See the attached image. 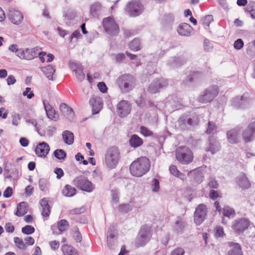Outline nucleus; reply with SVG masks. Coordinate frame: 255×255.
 <instances>
[{
  "instance_id": "obj_52",
  "label": "nucleus",
  "mask_w": 255,
  "mask_h": 255,
  "mask_svg": "<svg viewBox=\"0 0 255 255\" xmlns=\"http://www.w3.org/2000/svg\"><path fill=\"white\" fill-rule=\"evenodd\" d=\"M216 125L213 123L209 122L206 132L209 134H214L216 132Z\"/></svg>"
},
{
  "instance_id": "obj_21",
  "label": "nucleus",
  "mask_w": 255,
  "mask_h": 255,
  "mask_svg": "<svg viewBox=\"0 0 255 255\" xmlns=\"http://www.w3.org/2000/svg\"><path fill=\"white\" fill-rule=\"evenodd\" d=\"M49 151L50 147L49 145L44 141L39 143L35 149V154L41 157H45Z\"/></svg>"
},
{
  "instance_id": "obj_42",
  "label": "nucleus",
  "mask_w": 255,
  "mask_h": 255,
  "mask_svg": "<svg viewBox=\"0 0 255 255\" xmlns=\"http://www.w3.org/2000/svg\"><path fill=\"white\" fill-rule=\"evenodd\" d=\"M183 63V62L181 61V59L180 57H172L170 60H169L168 64L171 66L172 67H176Z\"/></svg>"
},
{
  "instance_id": "obj_45",
  "label": "nucleus",
  "mask_w": 255,
  "mask_h": 255,
  "mask_svg": "<svg viewBox=\"0 0 255 255\" xmlns=\"http://www.w3.org/2000/svg\"><path fill=\"white\" fill-rule=\"evenodd\" d=\"M140 41L138 38L134 39L129 44V48L133 51H138L140 49Z\"/></svg>"
},
{
  "instance_id": "obj_43",
  "label": "nucleus",
  "mask_w": 255,
  "mask_h": 255,
  "mask_svg": "<svg viewBox=\"0 0 255 255\" xmlns=\"http://www.w3.org/2000/svg\"><path fill=\"white\" fill-rule=\"evenodd\" d=\"M169 171L173 175L181 179H183L184 175L182 174V173L179 171L176 166L174 165H171L169 167Z\"/></svg>"
},
{
  "instance_id": "obj_47",
  "label": "nucleus",
  "mask_w": 255,
  "mask_h": 255,
  "mask_svg": "<svg viewBox=\"0 0 255 255\" xmlns=\"http://www.w3.org/2000/svg\"><path fill=\"white\" fill-rule=\"evenodd\" d=\"M119 211L122 213H127L132 209L131 205L129 204H123L119 206Z\"/></svg>"
},
{
  "instance_id": "obj_34",
  "label": "nucleus",
  "mask_w": 255,
  "mask_h": 255,
  "mask_svg": "<svg viewBox=\"0 0 255 255\" xmlns=\"http://www.w3.org/2000/svg\"><path fill=\"white\" fill-rule=\"evenodd\" d=\"M62 137L64 142L67 144L71 145L74 142V134L70 131H64L62 133Z\"/></svg>"
},
{
  "instance_id": "obj_28",
  "label": "nucleus",
  "mask_w": 255,
  "mask_h": 255,
  "mask_svg": "<svg viewBox=\"0 0 255 255\" xmlns=\"http://www.w3.org/2000/svg\"><path fill=\"white\" fill-rule=\"evenodd\" d=\"M192 30L191 26L187 23H184L179 25L177 29L178 33L182 36H188Z\"/></svg>"
},
{
  "instance_id": "obj_62",
  "label": "nucleus",
  "mask_w": 255,
  "mask_h": 255,
  "mask_svg": "<svg viewBox=\"0 0 255 255\" xmlns=\"http://www.w3.org/2000/svg\"><path fill=\"white\" fill-rule=\"evenodd\" d=\"M224 235L223 228L221 226H217L216 228L215 236L216 237H221Z\"/></svg>"
},
{
  "instance_id": "obj_63",
  "label": "nucleus",
  "mask_w": 255,
  "mask_h": 255,
  "mask_svg": "<svg viewBox=\"0 0 255 255\" xmlns=\"http://www.w3.org/2000/svg\"><path fill=\"white\" fill-rule=\"evenodd\" d=\"M12 194V189L10 187H8L4 191L3 196L5 198H9Z\"/></svg>"
},
{
  "instance_id": "obj_18",
  "label": "nucleus",
  "mask_w": 255,
  "mask_h": 255,
  "mask_svg": "<svg viewBox=\"0 0 255 255\" xmlns=\"http://www.w3.org/2000/svg\"><path fill=\"white\" fill-rule=\"evenodd\" d=\"M117 109L119 116L125 117L130 113L131 105L128 101L123 100L118 104Z\"/></svg>"
},
{
  "instance_id": "obj_64",
  "label": "nucleus",
  "mask_w": 255,
  "mask_h": 255,
  "mask_svg": "<svg viewBox=\"0 0 255 255\" xmlns=\"http://www.w3.org/2000/svg\"><path fill=\"white\" fill-rule=\"evenodd\" d=\"M98 88H99V90L101 92H102L103 93H105L107 92V87L106 84H105V83H104V82H100L98 84Z\"/></svg>"
},
{
  "instance_id": "obj_25",
  "label": "nucleus",
  "mask_w": 255,
  "mask_h": 255,
  "mask_svg": "<svg viewBox=\"0 0 255 255\" xmlns=\"http://www.w3.org/2000/svg\"><path fill=\"white\" fill-rule=\"evenodd\" d=\"M240 129L235 128L227 132L228 141L231 143H236L238 142Z\"/></svg>"
},
{
  "instance_id": "obj_16",
  "label": "nucleus",
  "mask_w": 255,
  "mask_h": 255,
  "mask_svg": "<svg viewBox=\"0 0 255 255\" xmlns=\"http://www.w3.org/2000/svg\"><path fill=\"white\" fill-rule=\"evenodd\" d=\"M255 122H252L248 126L247 128L244 130L242 136L246 142L252 141L255 138Z\"/></svg>"
},
{
  "instance_id": "obj_9",
  "label": "nucleus",
  "mask_w": 255,
  "mask_h": 255,
  "mask_svg": "<svg viewBox=\"0 0 255 255\" xmlns=\"http://www.w3.org/2000/svg\"><path fill=\"white\" fill-rule=\"evenodd\" d=\"M198 123V118L196 116L190 117L187 115L181 116L177 123L181 130L186 129L189 126H194Z\"/></svg>"
},
{
  "instance_id": "obj_58",
  "label": "nucleus",
  "mask_w": 255,
  "mask_h": 255,
  "mask_svg": "<svg viewBox=\"0 0 255 255\" xmlns=\"http://www.w3.org/2000/svg\"><path fill=\"white\" fill-rule=\"evenodd\" d=\"M22 95L24 96H26L29 99H31L34 96L33 92L31 91V88L29 87H27L25 89V90L23 92Z\"/></svg>"
},
{
  "instance_id": "obj_55",
  "label": "nucleus",
  "mask_w": 255,
  "mask_h": 255,
  "mask_svg": "<svg viewBox=\"0 0 255 255\" xmlns=\"http://www.w3.org/2000/svg\"><path fill=\"white\" fill-rule=\"evenodd\" d=\"M140 131L141 133L144 136H149L153 134V132L152 131L149 130L146 127L143 126H141L140 128Z\"/></svg>"
},
{
  "instance_id": "obj_56",
  "label": "nucleus",
  "mask_w": 255,
  "mask_h": 255,
  "mask_svg": "<svg viewBox=\"0 0 255 255\" xmlns=\"http://www.w3.org/2000/svg\"><path fill=\"white\" fill-rule=\"evenodd\" d=\"M85 208L84 207L80 208H76L69 211V214L71 215H77L83 213L85 212Z\"/></svg>"
},
{
  "instance_id": "obj_53",
  "label": "nucleus",
  "mask_w": 255,
  "mask_h": 255,
  "mask_svg": "<svg viewBox=\"0 0 255 255\" xmlns=\"http://www.w3.org/2000/svg\"><path fill=\"white\" fill-rule=\"evenodd\" d=\"M14 242L16 246L20 249H25L26 245L23 243V241L18 237H15L14 238Z\"/></svg>"
},
{
  "instance_id": "obj_38",
  "label": "nucleus",
  "mask_w": 255,
  "mask_h": 255,
  "mask_svg": "<svg viewBox=\"0 0 255 255\" xmlns=\"http://www.w3.org/2000/svg\"><path fill=\"white\" fill-rule=\"evenodd\" d=\"M61 250L64 255H77L76 250L70 245H64L62 246Z\"/></svg>"
},
{
  "instance_id": "obj_19",
  "label": "nucleus",
  "mask_w": 255,
  "mask_h": 255,
  "mask_svg": "<svg viewBox=\"0 0 255 255\" xmlns=\"http://www.w3.org/2000/svg\"><path fill=\"white\" fill-rule=\"evenodd\" d=\"M248 94H244L241 97H237L233 100L232 105L236 108H244L249 103Z\"/></svg>"
},
{
  "instance_id": "obj_6",
  "label": "nucleus",
  "mask_w": 255,
  "mask_h": 255,
  "mask_svg": "<svg viewBox=\"0 0 255 255\" xmlns=\"http://www.w3.org/2000/svg\"><path fill=\"white\" fill-rule=\"evenodd\" d=\"M151 237L150 229L146 226H142L135 240V246L137 247L143 246L149 241Z\"/></svg>"
},
{
  "instance_id": "obj_33",
  "label": "nucleus",
  "mask_w": 255,
  "mask_h": 255,
  "mask_svg": "<svg viewBox=\"0 0 255 255\" xmlns=\"http://www.w3.org/2000/svg\"><path fill=\"white\" fill-rule=\"evenodd\" d=\"M41 70L49 80H53V75L55 72V69L52 65H48L42 67Z\"/></svg>"
},
{
  "instance_id": "obj_13",
  "label": "nucleus",
  "mask_w": 255,
  "mask_h": 255,
  "mask_svg": "<svg viewBox=\"0 0 255 255\" xmlns=\"http://www.w3.org/2000/svg\"><path fill=\"white\" fill-rule=\"evenodd\" d=\"M167 85L168 82L166 79L163 78L156 79L150 84L147 91L150 93L155 94L160 89L166 87Z\"/></svg>"
},
{
  "instance_id": "obj_29",
  "label": "nucleus",
  "mask_w": 255,
  "mask_h": 255,
  "mask_svg": "<svg viewBox=\"0 0 255 255\" xmlns=\"http://www.w3.org/2000/svg\"><path fill=\"white\" fill-rule=\"evenodd\" d=\"M40 204L42 208V215L44 217H48L50 215L51 210L48 201L44 198L40 200Z\"/></svg>"
},
{
  "instance_id": "obj_10",
  "label": "nucleus",
  "mask_w": 255,
  "mask_h": 255,
  "mask_svg": "<svg viewBox=\"0 0 255 255\" xmlns=\"http://www.w3.org/2000/svg\"><path fill=\"white\" fill-rule=\"evenodd\" d=\"M250 225V223L248 219L241 218L233 222L232 228L236 233L240 234L247 229Z\"/></svg>"
},
{
  "instance_id": "obj_30",
  "label": "nucleus",
  "mask_w": 255,
  "mask_h": 255,
  "mask_svg": "<svg viewBox=\"0 0 255 255\" xmlns=\"http://www.w3.org/2000/svg\"><path fill=\"white\" fill-rule=\"evenodd\" d=\"M129 143L131 147L136 148L143 144V140L136 134H133L129 139Z\"/></svg>"
},
{
  "instance_id": "obj_31",
  "label": "nucleus",
  "mask_w": 255,
  "mask_h": 255,
  "mask_svg": "<svg viewBox=\"0 0 255 255\" xmlns=\"http://www.w3.org/2000/svg\"><path fill=\"white\" fill-rule=\"evenodd\" d=\"M230 244L232 248L229 251L228 255H243L240 244L233 242Z\"/></svg>"
},
{
  "instance_id": "obj_50",
  "label": "nucleus",
  "mask_w": 255,
  "mask_h": 255,
  "mask_svg": "<svg viewBox=\"0 0 255 255\" xmlns=\"http://www.w3.org/2000/svg\"><path fill=\"white\" fill-rule=\"evenodd\" d=\"M111 195L112 202L117 204L119 201V192L117 189H113L111 190Z\"/></svg>"
},
{
  "instance_id": "obj_7",
  "label": "nucleus",
  "mask_w": 255,
  "mask_h": 255,
  "mask_svg": "<svg viewBox=\"0 0 255 255\" xmlns=\"http://www.w3.org/2000/svg\"><path fill=\"white\" fill-rule=\"evenodd\" d=\"M144 9L143 4L138 0H132L127 5L126 10L131 16H137L142 13Z\"/></svg>"
},
{
  "instance_id": "obj_15",
  "label": "nucleus",
  "mask_w": 255,
  "mask_h": 255,
  "mask_svg": "<svg viewBox=\"0 0 255 255\" xmlns=\"http://www.w3.org/2000/svg\"><path fill=\"white\" fill-rule=\"evenodd\" d=\"M89 104L92 108L93 114H98L103 108V101L99 96H92L90 99Z\"/></svg>"
},
{
  "instance_id": "obj_2",
  "label": "nucleus",
  "mask_w": 255,
  "mask_h": 255,
  "mask_svg": "<svg viewBox=\"0 0 255 255\" xmlns=\"http://www.w3.org/2000/svg\"><path fill=\"white\" fill-rule=\"evenodd\" d=\"M121 158L120 151L118 147L113 146L108 148L105 153L104 164L110 169H115Z\"/></svg>"
},
{
  "instance_id": "obj_32",
  "label": "nucleus",
  "mask_w": 255,
  "mask_h": 255,
  "mask_svg": "<svg viewBox=\"0 0 255 255\" xmlns=\"http://www.w3.org/2000/svg\"><path fill=\"white\" fill-rule=\"evenodd\" d=\"M185 226V223L183 220L178 217L176 219L173 225V228L177 233H181L183 232Z\"/></svg>"
},
{
  "instance_id": "obj_51",
  "label": "nucleus",
  "mask_w": 255,
  "mask_h": 255,
  "mask_svg": "<svg viewBox=\"0 0 255 255\" xmlns=\"http://www.w3.org/2000/svg\"><path fill=\"white\" fill-rule=\"evenodd\" d=\"M21 231L24 234L30 235L34 232L35 229L30 225H26L22 228Z\"/></svg>"
},
{
  "instance_id": "obj_1",
  "label": "nucleus",
  "mask_w": 255,
  "mask_h": 255,
  "mask_svg": "<svg viewBox=\"0 0 255 255\" xmlns=\"http://www.w3.org/2000/svg\"><path fill=\"white\" fill-rule=\"evenodd\" d=\"M150 162L145 156H141L133 161L130 165V172L134 176L141 177L150 169Z\"/></svg>"
},
{
  "instance_id": "obj_46",
  "label": "nucleus",
  "mask_w": 255,
  "mask_h": 255,
  "mask_svg": "<svg viewBox=\"0 0 255 255\" xmlns=\"http://www.w3.org/2000/svg\"><path fill=\"white\" fill-rule=\"evenodd\" d=\"M53 154L54 156L59 160H64L66 157V153L61 149L55 150Z\"/></svg>"
},
{
  "instance_id": "obj_20",
  "label": "nucleus",
  "mask_w": 255,
  "mask_h": 255,
  "mask_svg": "<svg viewBox=\"0 0 255 255\" xmlns=\"http://www.w3.org/2000/svg\"><path fill=\"white\" fill-rule=\"evenodd\" d=\"M4 171L6 174V178L17 179L18 171L14 165L11 163H6L4 167Z\"/></svg>"
},
{
  "instance_id": "obj_27",
  "label": "nucleus",
  "mask_w": 255,
  "mask_h": 255,
  "mask_svg": "<svg viewBox=\"0 0 255 255\" xmlns=\"http://www.w3.org/2000/svg\"><path fill=\"white\" fill-rule=\"evenodd\" d=\"M102 10V4L98 2L92 4L90 7L91 15L94 17L99 16Z\"/></svg>"
},
{
  "instance_id": "obj_22",
  "label": "nucleus",
  "mask_w": 255,
  "mask_h": 255,
  "mask_svg": "<svg viewBox=\"0 0 255 255\" xmlns=\"http://www.w3.org/2000/svg\"><path fill=\"white\" fill-rule=\"evenodd\" d=\"M70 67L75 72L76 78L79 81H82L85 79V74L83 73V67L80 63L71 62Z\"/></svg>"
},
{
  "instance_id": "obj_61",
  "label": "nucleus",
  "mask_w": 255,
  "mask_h": 255,
  "mask_svg": "<svg viewBox=\"0 0 255 255\" xmlns=\"http://www.w3.org/2000/svg\"><path fill=\"white\" fill-rule=\"evenodd\" d=\"M54 172L56 174V178L57 179H60L64 174L63 170L61 168L58 167L54 169Z\"/></svg>"
},
{
  "instance_id": "obj_60",
  "label": "nucleus",
  "mask_w": 255,
  "mask_h": 255,
  "mask_svg": "<svg viewBox=\"0 0 255 255\" xmlns=\"http://www.w3.org/2000/svg\"><path fill=\"white\" fill-rule=\"evenodd\" d=\"M184 254V251L183 249L181 248H177L173 250L170 255H183Z\"/></svg>"
},
{
  "instance_id": "obj_41",
  "label": "nucleus",
  "mask_w": 255,
  "mask_h": 255,
  "mask_svg": "<svg viewBox=\"0 0 255 255\" xmlns=\"http://www.w3.org/2000/svg\"><path fill=\"white\" fill-rule=\"evenodd\" d=\"M222 214L224 216L231 218L235 216V211L233 208L226 206L223 209Z\"/></svg>"
},
{
  "instance_id": "obj_11",
  "label": "nucleus",
  "mask_w": 255,
  "mask_h": 255,
  "mask_svg": "<svg viewBox=\"0 0 255 255\" xmlns=\"http://www.w3.org/2000/svg\"><path fill=\"white\" fill-rule=\"evenodd\" d=\"M218 94V89L216 87H209L204 92L203 95L198 97V101L203 103L210 102L217 96Z\"/></svg>"
},
{
  "instance_id": "obj_3",
  "label": "nucleus",
  "mask_w": 255,
  "mask_h": 255,
  "mask_svg": "<svg viewBox=\"0 0 255 255\" xmlns=\"http://www.w3.org/2000/svg\"><path fill=\"white\" fill-rule=\"evenodd\" d=\"M175 155L176 159L183 164H188L193 159L192 151L186 146H181L177 148Z\"/></svg>"
},
{
  "instance_id": "obj_8",
  "label": "nucleus",
  "mask_w": 255,
  "mask_h": 255,
  "mask_svg": "<svg viewBox=\"0 0 255 255\" xmlns=\"http://www.w3.org/2000/svg\"><path fill=\"white\" fill-rule=\"evenodd\" d=\"M73 183L78 188L86 192H91L94 189L93 183L83 176L75 177Z\"/></svg>"
},
{
  "instance_id": "obj_35",
  "label": "nucleus",
  "mask_w": 255,
  "mask_h": 255,
  "mask_svg": "<svg viewBox=\"0 0 255 255\" xmlns=\"http://www.w3.org/2000/svg\"><path fill=\"white\" fill-rule=\"evenodd\" d=\"M76 190L70 185H66L62 189V193L63 196L71 197L75 195Z\"/></svg>"
},
{
  "instance_id": "obj_59",
  "label": "nucleus",
  "mask_w": 255,
  "mask_h": 255,
  "mask_svg": "<svg viewBox=\"0 0 255 255\" xmlns=\"http://www.w3.org/2000/svg\"><path fill=\"white\" fill-rule=\"evenodd\" d=\"M244 46V42L242 39H238L234 43V47L236 49L240 50Z\"/></svg>"
},
{
  "instance_id": "obj_40",
  "label": "nucleus",
  "mask_w": 255,
  "mask_h": 255,
  "mask_svg": "<svg viewBox=\"0 0 255 255\" xmlns=\"http://www.w3.org/2000/svg\"><path fill=\"white\" fill-rule=\"evenodd\" d=\"M59 109L64 116L73 115V110L65 103H61L59 106Z\"/></svg>"
},
{
  "instance_id": "obj_36",
  "label": "nucleus",
  "mask_w": 255,
  "mask_h": 255,
  "mask_svg": "<svg viewBox=\"0 0 255 255\" xmlns=\"http://www.w3.org/2000/svg\"><path fill=\"white\" fill-rule=\"evenodd\" d=\"M27 203L25 202H22L18 204L15 215L18 217H21L26 214L27 211Z\"/></svg>"
},
{
  "instance_id": "obj_5",
  "label": "nucleus",
  "mask_w": 255,
  "mask_h": 255,
  "mask_svg": "<svg viewBox=\"0 0 255 255\" xmlns=\"http://www.w3.org/2000/svg\"><path fill=\"white\" fill-rule=\"evenodd\" d=\"M105 32L109 35L115 36L119 32V26L113 16L105 17L102 21Z\"/></svg>"
},
{
  "instance_id": "obj_48",
  "label": "nucleus",
  "mask_w": 255,
  "mask_h": 255,
  "mask_svg": "<svg viewBox=\"0 0 255 255\" xmlns=\"http://www.w3.org/2000/svg\"><path fill=\"white\" fill-rule=\"evenodd\" d=\"M73 236L74 240L77 242H81L82 241V236L81 233L79 231V229L77 227H75L73 228Z\"/></svg>"
},
{
  "instance_id": "obj_54",
  "label": "nucleus",
  "mask_w": 255,
  "mask_h": 255,
  "mask_svg": "<svg viewBox=\"0 0 255 255\" xmlns=\"http://www.w3.org/2000/svg\"><path fill=\"white\" fill-rule=\"evenodd\" d=\"M39 186L42 191H45L48 186L47 181L44 178L40 179L39 181Z\"/></svg>"
},
{
  "instance_id": "obj_23",
  "label": "nucleus",
  "mask_w": 255,
  "mask_h": 255,
  "mask_svg": "<svg viewBox=\"0 0 255 255\" xmlns=\"http://www.w3.org/2000/svg\"><path fill=\"white\" fill-rule=\"evenodd\" d=\"M43 103L47 118L51 120L57 121L59 118L58 114L53 107L46 100H43Z\"/></svg>"
},
{
  "instance_id": "obj_12",
  "label": "nucleus",
  "mask_w": 255,
  "mask_h": 255,
  "mask_svg": "<svg viewBox=\"0 0 255 255\" xmlns=\"http://www.w3.org/2000/svg\"><path fill=\"white\" fill-rule=\"evenodd\" d=\"M207 213L206 206L203 204H199L194 212V220L197 225H200L204 221Z\"/></svg>"
},
{
  "instance_id": "obj_4",
  "label": "nucleus",
  "mask_w": 255,
  "mask_h": 255,
  "mask_svg": "<svg viewBox=\"0 0 255 255\" xmlns=\"http://www.w3.org/2000/svg\"><path fill=\"white\" fill-rule=\"evenodd\" d=\"M119 87L123 93L132 90L134 87L135 80L130 74H125L120 77L118 80Z\"/></svg>"
},
{
  "instance_id": "obj_17",
  "label": "nucleus",
  "mask_w": 255,
  "mask_h": 255,
  "mask_svg": "<svg viewBox=\"0 0 255 255\" xmlns=\"http://www.w3.org/2000/svg\"><path fill=\"white\" fill-rule=\"evenodd\" d=\"M37 53H36L35 49H23L20 48L18 53L16 54L21 59H24L27 60H30L34 58Z\"/></svg>"
},
{
  "instance_id": "obj_49",
  "label": "nucleus",
  "mask_w": 255,
  "mask_h": 255,
  "mask_svg": "<svg viewBox=\"0 0 255 255\" xmlns=\"http://www.w3.org/2000/svg\"><path fill=\"white\" fill-rule=\"evenodd\" d=\"M152 191L154 192H157L160 189L159 182L157 179H153L151 182Z\"/></svg>"
},
{
  "instance_id": "obj_14",
  "label": "nucleus",
  "mask_w": 255,
  "mask_h": 255,
  "mask_svg": "<svg viewBox=\"0 0 255 255\" xmlns=\"http://www.w3.org/2000/svg\"><path fill=\"white\" fill-rule=\"evenodd\" d=\"M8 17L9 20L16 25L21 23L23 19V15L19 11L11 7L8 9Z\"/></svg>"
},
{
  "instance_id": "obj_44",
  "label": "nucleus",
  "mask_w": 255,
  "mask_h": 255,
  "mask_svg": "<svg viewBox=\"0 0 255 255\" xmlns=\"http://www.w3.org/2000/svg\"><path fill=\"white\" fill-rule=\"evenodd\" d=\"M69 227L68 222L65 220H61L57 223V227L60 233L65 231Z\"/></svg>"
},
{
  "instance_id": "obj_39",
  "label": "nucleus",
  "mask_w": 255,
  "mask_h": 255,
  "mask_svg": "<svg viewBox=\"0 0 255 255\" xmlns=\"http://www.w3.org/2000/svg\"><path fill=\"white\" fill-rule=\"evenodd\" d=\"M63 13V17L67 20L73 19L76 15L75 11L71 8H65Z\"/></svg>"
},
{
  "instance_id": "obj_26",
  "label": "nucleus",
  "mask_w": 255,
  "mask_h": 255,
  "mask_svg": "<svg viewBox=\"0 0 255 255\" xmlns=\"http://www.w3.org/2000/svg\"><path fill=\"white\" fill-rule=\"evenodd\" d=\"M237 182L238 185L243 189H247L251 186V184L249 180L243 173L238 176Z\"/></svg>"
},
{
  "instance_id": "obj_37",
  "label": "nucleus",
  "mask_w": 255,
  "mask_h": 255,
  "mask_svg": "<svg viewBox=\"0 0 255 255\" xmlns=\"http://www.w3.org/2000/svg\"><path fill=\"white\" fill-rule=\"evenodd\" d=\"M189 175L193 176L195 180L199 183L202 182L203 180V173L198 169L190 171L189 172Z\"/></svg>"
},
{
  "instance_id": "obj_24",
  "label": "nucleus",
  "mask_w": 255,
  "mask_h": 255,
  "mask_svg": "<svg viewBox=\"0 0 255 255\" xmlns=\"http://www.w3.org/2000/svg\"><path fill=\"white\" fill-rule=\"evenodd\" d=\"M221 145L219 142L212 137L209 139V146L205 148L207 152H211L214 154L220 150Z\"/></svg>"
},
{
  "instance_id": "obj_57",
  "label": "nucleus",
  "mask_w": 255,
  "mask_h": 255,
  "mask_svg": "<svg viewBox=\"0 0 255 255\" xmlns=\"http://www.w3.org/2000/svg\"><path fill=\"white\" fill-rule=\"evenodd\" d=\"M213 18L211 15H208L202 19V22L203 25L209 26L210 23L213 21Z\"/></svg>"
}]
</instances>
